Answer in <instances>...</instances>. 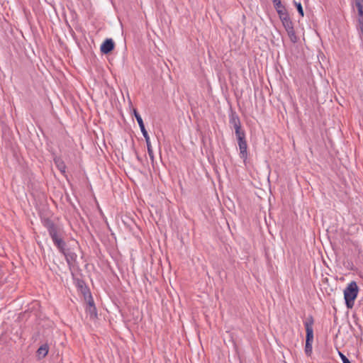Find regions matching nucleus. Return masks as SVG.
<instances>
[{
	"label": "nucleus",
	"instance_id": "nucleus-3",
	"mask_svg": "<svg viewBox=\"0 0 363 363\" xmlns=\"http://www.w3.org/2000/svg\"><path fill=\"white\" fill-rule=\"evenodd\" d=\"M235 135L240 149V156L245 161L247 157V144L245 139V132L243 130L235 132Z\"/></svg>",
	"mask_w": 363,
	"mask_h": 363
},
{
	"label": "nucleus",
	"instance_id": "nucleus-14",
	"mask_svg": "<svg viewBox=\"0 0 363 363\" xmlns=\"http://www.w3.org/2000/svg\"><path fill=\"white\" fill-rule=\"evenodd\" d=\"M86 312L90 319L94 320L97 317V311L95 305L86 306Z\"/></svg>",
	"mask_w": 363,
	"mask_h": 363
},
{
	"label": "nucleus",
	"instance_id": "nucleus-18",
	"mask_svg": "<svg viewBox=\"0 0 363 363\" xmlns=\"http://www.w3.org/2000/svg\"><path fill=\"white\" fill-rule=\"evenodd\" d=\"M295 4H296V9H297V11H298V13L301 16H304V13H303V7L301 6V3L295 2Z\"/></svg>",
	"mask_w": 363,
	"mask_h": 363
},
{
	"label": "nucleus",
	"instance_id": "nucleus-8",
	"mask_svg": "<svg viewBox=\"0 0 363 363\" xmlns=\"http://www.w3.org/2000/svg\"><path fill=\"white\" fill-rule=\"evenodd\" d=\"M230 123L233 126L235 133L242 130L241 123L238 116L233 113L230 116Z\"/></svg>",
	"mask_w": 363,
	"mask_h": 363
},
{
	"label": "nucleus",
	"instance_id": "nucleus-17",
	"mask_svg": "<svg viewBox=\"0 0 363 363\" xmlns=\"http://www.w3.org/2000/svg\"><path fill=\"white\" fill-rule=\"evenodd\" d=\"M312 343L306 342L305 352L307 355H310L312 352Z\"/></svg>",
	"mask_w": 363,
	"mask_h": 363
},
{
	"label": "nucleus",
	"instance_id": "nucleus-5",
	"mask_svg": "<svg viewBox=\"0 0 363 363\" xmlns=\"http://www.w3.org/2000/svg\"><path fill=\"white\" fill-rule=\"evenodd\" d=\"M314 323L313 318L309 316L304 321V326L306 332V342H313V325Z\"/></svg>",
	"mask_w": 363,
	"mask_h": 363
},
{
	"label": "nucleus",
	"instance_id": "nucleus-7",
	"mask_svg": "<svg viewBox=\"0 0 363 363\" xmlns=\"http://www.w3.org/2000/svg\"><path fill=\"white\" fill-rule=\"evenodd\" d=\"M114 49V42L108 38L104 40L101 45V52L104 54H108Z\"/></svg>",
	"mask_w": 363,
	"mask_h": 363
},
{
	"label": "nucleus",
	"instance_id": "nucleus-4",
	"mask_svg": "<svg viewBox=\"0 0 363 363\" xmlns=\"http://www.w3.org/2000/svg\"><path fill=\"white\" fill-rule=\"evenodd\" d=\"M43 225L47 228L52 240L62 237V230L50 219H45Z\"/></svg>",
	"mask_w": 363,
	"mask_h": 363
},
{
	"label": "nucleus",
	"instance_id": "nucleus-15",
	"mask_svg": "<svg viewBox=\"0 0 363 363\" xmlns=\"http://www.w3.org/2000/svg\"><path fill=\"white\" fill-rule=\"evenodd\" d=\"M48 352V345L47 344L41 345L37 350V355L39 359L45 357Z\"/></svg>",
	"mask_w": 363,
	"mask_h": 363
},
{
	"label": "nucleus",
	"instance_id": "nucleus-13",
	"mask_svg": "<svg viewBox=\"0 0 363 363\" xmlns=\"http://www.w3.org/2000/svg\"><path fill=\"white\" fill-rule=\"evenodd\" d=\"M352 5L355 6L358 11V19L363 18V0H352Z\"/></svg>",
	"mask_w": 363,
	"mask_h": 363
},
{
	"label": "nucleus",
	"instance_id": "nucleus-9",
	"mask_svg": "<svg viewBox=\"0 0 363 363\" xmlns=\"http://www.w3.org/2000/svg\"><path fill=\"white\" fill-rule=\"evenodd\" d=\"M284 27L287 32L290 40L292 43H296L298 41V38L294 29L293 23H291L289 24L286 23V25L284 26Z\"/></svg>",
	"mask_w": 363,
	"mask_h": 363
},
{
	"label": "nucleus",
	"instance_id": "nucleus-21",
	"mask_svg": "<svg viewBox=\"0 0 363 363\" xmlns=\"http://www.w3.org/2000/svg\"><path fill=\"white\" fill-rule=\"evenodd\" d=\"M90 305H94V300H93V298H92V297L91 296H89V301L87 302V306H90Z\"/></svg>",
	"mask_w": 363,
	"mask_h": 363
},
{
	"label": "nucleus",
	"instance_id": "nucleus-1",
	"mask_svg": "<svg viewBox=\"0 0 363 363\" xmlns=\"http://www.w3.org/2000/svg\"><path fill=\"white\" fill-rule=\"evenodd\" d=\"M358 286L355 281H351L344 290V298L348 308L353 307L354 300L358 294Z\"/></svg>",
	"mask_w": 363,
	"mask_h": 363
},
{
	"label": "nucleus",
	"instance_id": "nucleus-12",
	"mask_svg": "<svg viewBox=\"0 0 363 363\" xmlns=\"http://www.w3.org/2000/svg\"><path fill=\"white\" fill-rule=\"evenodd\" d=\"M52 242L61 253L64 252L65 250H66V242L64 241L62 237L56 238L53 240Z\"/></svg>",
	"mask_w": 363,
	"mask_h": 363
},
{
	"label": "nucleus",
	"instance_id": "nucleus-2",
	"mask_svg": "<svg viewBox=\"0 0 363 363\" xmlns=\"http://www.w3.org/2000/svg\"><path fill=\"white\" fill-rule=\"evenodd\" d=\"M133 113H134V116H135V117L138 121V123L140 126V130L143 133V137H144L145 139L149 157H150L152 162H154V153H153V150H152V145L150 143V137H149V135L145 128V125H144L143 121L142 119V117L138 113V112L137 111L136 109L133 110Z\"/></svg>",
	"mask_w": 363,
	"mask_h": 363
},
{
	"label": "nucleus",
	"instance_id": "nucleus-16",
	"mask_svg": "<svg viewBox=\"0 0 363 363\" xmlns=\"http://www.w3.org/2000/svg\"><path fill=\"white\" fill-rule=\"evenodd\" d=\"M357 30L359 33V37L362 40L363 39V18L358 19V24L357 26Z\"/></svg>",
	"mask_w": 363,
	"mask_h": 363
},
{
	"label": "nucleus",
	"instance_id": "nucleus-19",
	"mask_svg": "<svg viewBox=\"0 0 363 363\" xmlns=\"http://www.w3.org/2000/svg\"><path fill=\"white\" fill-rule=\"evenodd\" d=\"M339 354L342 358V363H350V362L349 361V359L344 355L342 354V353H340L339 352Z\"/></svg>",
	"mask_w": 363,
	"mask_h": 363
},
{
	"label": "nucleus",
	"instance_id": "nucleus-22",
	"mask_svg": "<svg viewBox=\"0 0 363 363\" xmlns=\"http://www.w3.org/2000/svg\"><path fill=\"white\" fill-rule=\"evenodd\" d=\"M272 1L273 4H274V6L281 3V0H272Z\"/></svg>",
	"mask_w": 363,
	"mask_h": 363
},
{
	"label": "nucleus",
	"instance_id": "nucleus-6",
	"mask_svg": "<svg viewBox=\"0 0 363 363\" xmlns=\"http://www.w3.org/2000/svg\"><path fill=\"white\" fill-rule=\"evenodd\" d=\"M62 254L65 256L66 262L69 267L77 261V255L75 252L69 250H65Z\"/></svg>",
	"mask_w": 363,
	"mask_h": 363
},
{
	"label": "nucleus",
	"instance_id": "nucleus-20",
	"mask_svg": "<svg viewBox=\"0 0 363 363\" xmlns=\"http://www.w3.org/2000/svg\"><path fill=\"white\" fill-rule=\"evenodd\" d=\"M274 8H275L277 12H278L279 10H283L285 9V7L281 4V3L275 5Z\"/></svg>",
	"mask_w": 363,
	"mask_h": 363
},
{
	"label": "nucleus",
	"instance_id": "nucleus-10",
	"mask_svg": "<svg viewBox=\"0 0 363 363\" xmlns=\"http://www.w3.org/2000/svg\"><path fill=\"white\" fill-rule=\"evenodd\" d=\"M280 20L282 22L283 26H285L287 24H289L292 23V21L290 20L289 16L286 10V9L283 10H279L277 12Z\"/></svg>",
	"mask_w": 363,
	"mask_h": 363
},
{
	"label": "nucleus",
	"instance_id": "nucleus-11",
	"mask_svg": "<svg viewBox=\"0 0 363 363\" xmlns=\"http://www.w3.org/2000/svg\"><path fill=\"white\" fill-rule=\"evenodd\" d=\"M54 162L57 167V168L60 171V172L63 174L66 172V165L64 161L59 157H55L54 158Z\"/></svg>",
	"mask_w": 363,
	"mask_h": 363
}]
</instances>
